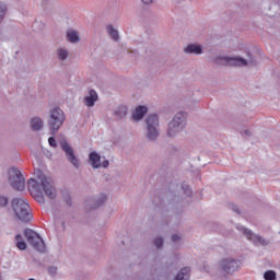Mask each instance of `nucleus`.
<instances>
[{
	"label": "nucleus",
	"mask_w": 280,
	"mask_h": 280,
	"mask_svg": "<svg viewBox=\"0 0 280 280\" xmlns=\"http://www.w3.org/2000/svg\"><path fill=\"white\" fill-rule=\"evenodd\" d=\"M28 191L39 205H45V196L49 198V200H56L58 196V190L56 186H54V179L40 173V171L37 172L36 179L31 178L28 180Z\"/></svg>",
	"instance_id": "1"
},
{
	"label": "nucleus",
	"mask_w": 280,
	"mask_h": 280,
	"mask_svg": "<svg viewBox=\"0 0 280 280\" xmlns=\"http://www.w3.org/2000/svg\"><path fill=\"white\" fill-rule=\"evenodd\" d=\"M213 62L219 67H259V61L250 52H247L246 58L240 56H217Z\"/></svg>",
	"instance_id": "2"
},
{
	"label": "nucleus",
	"mask_w": 280,
	"mask_h": 280,
	"mask_svg": "<svg viewBox=\"0 0 280 280\" xmlns=\"http://www.w3.org/2000/svg\"><path fill=\"white\" fill-rule=\"evenodd\" d=\"M65 121H67V115H65V112L60 107H52L49 109L47 126L52 137L58 135V131L62 128Z\"/></svg>",
	"instance_id": "3"
},
{
	"label": "nucleus",
	"mask_w": 280,
	"mask_h": 280,
	"mask_svg": "<svg viewBox=\"0 0 280 280\" xmlns=\"http://www.w3.org/2000/svg\"><path fill=\"white\" fill-rule=\"evenodd\" d=\"M185 128H187V113L177 112L167 124L166 136L170 139H175Z\"/></svg>",
	"instance_id": "4"
},
{
	"label": "nucleus",
	"mask_w": 280,
	"mask_h": 280,
	"mask_svg": "<svg viewBox=\"0 0 280 280\" xmlns=\"http://www.w3.org/2000/svg\"><path fill=\"white\" fill-rule=\"evenodd\" d=\"M217 268L222 272L224 277H233L235 272H240V268H242V261L234 257H223L218 260Z\"/></svg>",
	"instance_id": "5"
},
{
	"label": "nucleus",
	"mask_w": 280,
	"mask_h": 280,
	"mask_svg": "<svg viewBox=\"0 0 280 280\" xmlns=\"http://www.w3.org/2000/svg\"><path fill=\"white\" fill-rule=\"evenodd\" d=\"M11 207L18 220L21 222H32V212L30 203L23 198H14L11 201Z\"/></svg>",
	"instance_id": "6"
},
{
	"label": "nucleus",
	"mask_w": 280,
	"mask_h": 280,
	"mask_svg": "<svg viewBox=\"0 0 280 280\" xmlns=\"http://www.w3.org/2000/svg\"><path fill=\"white\" fill-rule=\"evenodd\" d=\"M144 124H145L144 137L147 141L154 143V141H158L159 137L161 136L159 115H155V114L149 115L145 118Z\"/></svg>",
	"instance_id": "7"
},
{
	"label": "nucleus",
	"mask_w": 280,
	"mask_h": 280,
	"mask_svg": "<svg viewBox=\"0 0 280 280\" xmlns=\"http://www.w3.org/2000/svg\"><path fill=\"white\" fill-rule=\"evenodd\" d=\"M236 229L246 237V240H248V242H252L254 246H270V244H272L270 238L255 234L253 231L243 225H237Z\"/></svg>",
	"instance_id": "8"
},
{
	"label": "nucleus",
	"mask_w": 280,
	"mask_h": 280,
	"mask_svg": "<svg viewBox=\"0 0 280 280\" xmlns=\"http://www.w3.org/2000/svg\"><path fill=\"white\" fill-rule=\"evenodd\" d=\"M8 174L10 186L16 191H23V189H25V177L23 176V173L16 167H11Z\"/></svg>",
	"instance_id": "9"
},
{
	"label": "nucleus",
	"mask_w": 280,
	"mask_h": 280,
	"mask_svg": "<svg viewBox=\"0 0 280 280\" xmlns=\"http://www.w3.org/2000/svg\"><path fill=\"white\" fill-rule=\"evenodd\" d=\"M24 237H26V241L35 250H38V253H45V241H43L40 235H38L34 230L25 229Z\"/></svg>",
	"instance_id": "10"
},
{
	"label": "nucleus",
	"mask_w": 280,
	"mask_h": 280,
	"mask_svg": "<svg viewBox=\"0 0 280 280\" xmlns=\"http://www.w3.org/2000/svg\"><path fill=\"white\" fill-rule=\"evenodd\" d=\"M60 145L62 151L66 154L67 161L70 162V164L74 167V170H80L82 164L80 163V159L78 158V155H75V151L73 150V147H71V144H69L67 140H61Z\"/></svg>",
	"instance_id": "11"
},
{
	"label": "nucleus",
	"mask_w": 280,
	"mask_h": 280,
	"mask_svg": "<svg viewBox=\"0 0 280 280\" xmlns=\"http://www.w3.org/2000/svg\"><path fill=\"white\" fill-rule=\"evenodd\" d=\"M89 163L93 167V170H100V167H103L104 170H106V167H108V165H110L108 160H104L102 162V155H100V153H97L95 151L90 153Z\"/></svg>",
	"instance_id": "12"
},
{
	"label": "nucleus",
	"mask_w": 280,
	"mask_h": 280,
	"mask_svg": "<svg viewBox=\"0 0 280 280\" xmlns=\"http://www.w3.org/2000/svg\"><path fill=\"white\" fill-rule=\"evenodd\" d=\"M97 100V92H95V90H90L89 94L83 98V104L84 106H88V108H93Z\"/></svg>",
	"instance_id": "13"
},
{
	"label": "nucleus",
	"mask_w": 280,
	"mask_h": 280,
	"mask_svg": "<svg viewBox=\"0 0 280 280\" xmlns=\"http://www.w3.org/2000/svg\"><path fill=\"white\" fill-rule=\"evenodd\" d=\"M184 54H194L195 56H200L202 54V46L200 44H188L183 49Z\"/></svg>",
	"instance_id": "14"
},
{
	"label": "nucleus",
	"mask_w": 280,
	"mask_h": 280,
	"mask_svg": "<svg viewBox=\"0 0 280 280\" xmlns=\"http://www.w3.org/2000/svg\"><path fill=\"white\" fill-rule=\"evenodd\" d=\"M45 128V121L40 117H34L31 119V129L34 132H40Z\"/></svg>",
	"instance_id": "15"
},
{
	"label": "nucleus",
	"mask_w": 280,
	"mask_h": 280,
	"mask_svg": "<svg viewBox=\"0 0 280 280\" xmlns=\"http://www.w3.org/2000/svg\"><path fill=\"white\" fill-rule=\"evenodd\" d=\"M148 113V107L145 106H138L135 112L132 113L131 117L135 121H141L145 114Z\"/></svg>",
	"instance_id": "16"
},
{
	"label": "nucleus",
	"mask_w": 280,
	"mask_h": 280,
	"mask_svg": "<svg viewBox=\"0 0 280 280\" xmlns=\"http://www.w3.org/2000/svg\"><path fill=\"white\" fill-rule=\"evenodd\" d=\"M67 40L73 45L80 43V33L73 28H69L66 33Z\"/></svg>",
	"instance_id": "17"
},
{
	"label": "nucleus",
	"mask_w": 280,
	"mask_h": 280,
	"mask_svg": "<svg viewBox=\"0 0 280 280\" xmlns=\"http://www.w3.org/2000/svg\"><path fill=\"white\" fill-rule=\"evenodd\" d=\"M109 38H112V40H114L115 43H118L119 40V31H117V28H115V26L113 24H107L105 27Z\"/></svg>",
	"instance_id": "18"
},
{
	"label": "nucleus",
	"mask_w": 280,
	"mask_h": 280,
	"mask_svg": "<svg viewBox=\"0 0 280 280\" xmlns=\"http://www.w3.org/2000/svg\"><path fill=\"white\" fill-rule=\"evenodd\" d=\"M56 56H57V60H59V62H67V60L69 58V49H67L65 47H59V48H57Z\"/></svg>",
	"instance_id": "19"
},
{
	"label": "nucleus",
	"mask_w": 280,
	"mask_h": 280,
	"mask_svg": "<svg viewBox=\"0 0 280 280\" xmlns=\"http://www.w3.org/2000/svg\"><path fill=\"white\" fill-rule=\"evenodd\" d=\"M115 117H117L118 119H124V117H126V115H128V107L125 105H120L118 106L115 112H114Z\"/></svg>",
	"instance_id": "20"
},
{
	"label": "nucleus",
	"mask_w": 280,
	"mask_h": 280,
	"mask_svg": "<svg viewBox=\"0 0 280 280\" xmlns=\"http://www.w3.org/2000/svg\"><path fill=\"white\" fill-rule=\"evenodd\" d=\"M106 200H108V196H106V194H100L94 200L95 209L102 207V205H104Z\"/></svg>",
	"instance_id": "21"
},
{
	"label": "nucleus",
	"mask_w": 280,
	"mask_h": 280,
	"mask_svg": "<svg viewBox=\"0 0 280 280\" xmlns=\"http://www.w3.org/2000/svg\"><path fill=\"white\" fill-rule=\"evenodd\" d=\"M175 280H189V268L185 267L180 269L175 277Z\"/></svg>",
	"instance_id": "22"
},
{
	"label": "nucleus",
	"mask_w": 280,
	"mask_h": 280,
	"mask_svg": "<svg viewBox=\"0 0 280 280\" xmlns=\"http://www.w3.org/2000/svg\"><path fill=\"white\" fill-rule=\"evenodd\" d=\"M164 244H165V238H163V236L158 235L153 238V245L158 250H163Z\"/></svg>",
	"instance_id": "23"
},
{
	"label": "nucleus",
	"mask_w": 280,
	"mask_h": 280,
	"mask_svg": "<svg viewBox=\"0 0 280 280\" xmlns=\"http://www.w3.org/2000/svg\"><path fill=\"white\" fill-rule=\"evenodd\" d=\"M265 280H277V271L275 270H267L264 272Z\"/></svg>",
	"instance_id": "24"
},
{
	"label": "nucleus",
	"mask_w": 280,
	"mask_h": 280,
	"mask_svg": "<svg viewBox=\"0 0 280 280\" xmlns=\"http://www.w3.org/2000/svg\"><path fill=\"white\" fill-rule=\"evenodd\" d=\"M47 272L50 275V277H56L58 275V267L57 266H48L47 267Z\"/></svg>",
	"instance_id": "25"
},
{
	"label": "nucleus",
	"mask_w": 280,
	"mask_h": 280,
	"mask_svg": "<svg viewBox=\"0 0 280 280\" xmlns=\"http://www.w3.org/2000/svg\"><path fill=\"white\" fill-rule=\"evenodd\" d=\"M171 242H173V244H180L183 242V235H180V234H173L171 236Z\"/></svg>",
	"instance_id": "26"
},
{
	"label": "nucleus",
	"mask_w": 280,
	"mask_h": 280,
	"mask_svg": "<svg viewBox=\"0 0 280 280\" xmlns=\"http://www.w3.org/2000/svg\"><path fill=\"white\" fill-rule=\"evenodd\" d=\"M197 104H200V98H189L187 101L188 108H194V106H197Z\"/></svg>",
	"instance_id": "27"
},
{
	"label": "nucleus",
	"mask_w": 280,
	"mask_h": 280,
	"mask_svg": "<svg viewBox=\"0 0 280 280\" xmlns=\"http://www.w3.org/2000/svg\"><path fill=\"white\" fill-rule=\"evenodd\" d=\"M8 12V7L5 4L0 3V21H3L5 13Z\"/></svg>",
	"instance_id": "28"
},
{
	"label": "nucleus",
	"mask_w": 280,
	"mask_h": 280,
	"mask_svg": "<svg viewBox=\"0 0 280 280\" xmlns=\"http://www.w3.org/2000/svg\"><path fill=\"white\" fill-rule=\"evenodd\" d=\"M182 189H183L184 194L187 196H192V194H194V191H191V188L187 184H183Z\"/></svg>",
	"instance_id": "29"
},
{
	"label": "nucleus",
	"mask_w": 280,
	"mask_h": 280,
	"mask_svg": "<svg viewBox=\"0 0 280 280\" xmlns=\"http://www.w3.org/2000/svg\"><path fill=\"white\" fill-rule=\"evenodd\" d=\"M15 246L16 248H19V250H25V248H27V244L25 243V241L15 243Z\"/></svg>",
	"instance_id": "30"
},
{
	"label": "nucleus",
	"mask_w": 280,
	"mask_h": 280,
	"mask_svg": "<svg viewBox=\"0 0 280 280\" xmlns=\"http://www.w3.org/2000/svg\"><path fill=\"white\" fill-rule=\"evenodd\" d=\"M8 202H9V200H8V197H5V196H0V207H8Z\"/></svg>",
	"instance_id": "31"
},
{
	"label": "nucleus",
	"mask_w": 280,
	"mask_h": 280,
	"mask_svg": "<svg viewBox=\"0 0 280 280\" xmlns=\"http://www.w3.org/2000/svg\"><path fill=\"white\" fill-rule=\"evenodd\" d=\"M48 143H49V145H50L51 148H58V143L56 142V138H54V137H50V138L48 139Z\"/></svg>",
	"instance_id": "32"
},
{
	"label": "nucleus",
	"mask_w": 280,
	"mask_h": 280,
	"mask_svg": "<svg viewBox=\"0 0 280 280\" xmlns=\"http://www.w3.org/2000/svg\"><path fill=\"white\" fill-rule=\"evenodd\" d=\"M141 3H143V5H152V3H154L155 0H140Z\"/></svg>",
	"instance_id": "33"
},
{
	"label": "nucleus",
	"mask_w": 280,
	"mask_h": 280,
	"mask_svg": "<svg viewBox=\"0 0 280 280\" xmlns=\"http://www.w3.org/2000/svg\"><path fill=\"white\" fill-rule=\"evenodd\" d=\"M14 242L15 244H19V242H24L23 236L21 234L15 235Z\"/></svg>",
	"instance_id": "34"
},
{
	"label": "nucleus",
	"mask_w": 280,
	"mask_h": 280,
	"mask_svg": "<svg viewBox=\"0 0 280 280\" xmlns=\"http://www.w3.org/2000/svg\"><path fill=\"white\" fill-rule=\"evenodd\" d=\"M243 135H244V137H250V135H253V133L250 132V130L245 129V130H243Z\"/></svg>",
	"instance_id": "35"
},
{
	"label": "nucleus",
	"mask_w": 280,
	"mask_h": 280,
	"mask_svg": "<svg viewBox=\"0 0 280 280\" xmlns=\"http://www.w3.org/2000/svg\"><path fill=\"white\" fill-rule=\"evenodd\" d=\"M233 211H235V213H240V208L233 207Z\"/></svg>",
	"instance_id": "36"
},
{
	"label": "nucleus",
	"mask_w": 280,
	"mask_h": 280,
	"mask_svg": "<svg viewBox=\"0 0 280 280\" xmlns=\"http://www.w3.org/2000/svg\"><path fill=\"white\" fill-rule=\"evenodd\" d=\"M67 205H71V200H68V201H67Z\"/></svg>",
	"instance_id": "37"
}]
</instances>
